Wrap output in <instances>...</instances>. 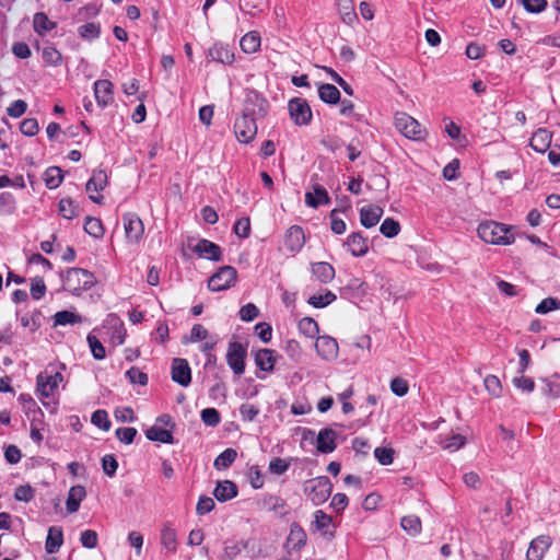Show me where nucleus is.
Returning a JSON list of instances; mask_svg holds the SVG:
<instances>
[{"label":"nucleus","instance_id":"obj_29","mask_svg":"<svg viewBox=\"0 0 560 560\" xmlns=\"http://www.w3.org/2000/svg\"><path fill=\"white\" fill-rule=\"evenodd\" d=\"M338 9L345 24L352 25L357 21L352 0H338Z\"/></svg>","mask_w":560,"mask_h":560},{"label":"nucleus","instance_id":"obj_38","mask_svg":"<svg viewBox=\"0 0 560 560\" xmlns=\"http://www.w3.org/2000/svg\"><path fill=\"white\" fill-rule=\"evenodd\" d=\"M299 330L307 338H315L319 332L318 324L312 317H303L299 322Z\"/></svg>","mask_w":560,"mask_h":560},{"label":"nucleus","instance_id":"obj_6","mask_svg":"<svg viewBox=\"0 0 560 560\" xmlns=\"http://www.w3.org/2000/svg\"><path fill=\"white\" fill-rule=\"evenodd\" d=\"M234 135L240 143L247 144L252 142L257 135L255 119L247 114H243L235 120Z\"/></svg>","mask_w":560,"mask_h":560},{"label":"nucleus","instance_id":"obj_54","mask_svg":"<svg viewBox=\"0 0 560 560\" xmlns=\"http://www.w3.org/2000/svg\"><path fill=\"white\" fill-rule=\"evenodd\" d=\"M234 233L241 238H247L250 234L249 218H241L234 225Z\"/></svg>","mask_w":560,"mask_h":560},{"label":"nucleus","instance_id":"obj_49","mask_svg":"<svg viewBox=\"0 0 560 560\" xmlns=\"http://www.w3.org/2000/svg\"><path fill=\"white\" fill-rule=\"evenodd\" d=\"M236 456V451L228 448L215 458L214 467L217 469L226 468L235 460Z\"/></svg>","mask_w":560,"mask_h":560},{"label":"nucleus","instance_id":"obj_28","mask_svg":"<svg viewBox=\"0 0 560 560\" xmlns=\"http://www.w3.org/2000/svg\"><path fill=\"white\" fill-rule=\"evenodd\" d=\"M255 362L257 366L264 371H272L276 359L273 351L270 349H261L255 354Z\"/></svg>","mask_w":560,"mask_h":560},{"label":"nucleus","instance_id":"obj_12","mask_svg":"<svg viewBox=\"0 0 560 560\" xmlns=\"http://www.w3.org/2000/svg\"><path fill=\"white\" fill-rule=\"evenodd\" d=\"M317 354L325 361H332L338 357V342L329 336H318L315 342Z\"/></svg>","mask_w":560,"mask_h":560},{"label":"nucleus","instance_id":"obj_56","mask_svg":"<svg viewBox=\"0 0 560 560\" xmlns=\"http://www.w3.org/2000/svg\"><path fill=\"white\" fill-rule=\"evenodd\" d=\"M390 389L397 396H405L409 390V385L402 377H394L390 381Z\"/></svg>","mask_w":560,"mask_h":560},{"label":"nucleus","instance_id":"obj_35","mask_svg":"<svg viewBox=\"0 0 560 560\" xmlns=\"http://www.w3.org/2000/svg\"><path fill=\"white\" fill-rule=\"evenodd\" d=\"M318 95L322 101L330 104H336L340 100V92L332 84H322L318 88Z\"/></svg>","mask_w":560,"mask_h":560},{"label":"nucleus","instance_id":"obj_51","mask_svg":"<svg viewBox=\"0 0 560 560\" xmlns=\"http://www.w3.org/2000/svg\"><path fill=\"white\" fill-rule=\"evenodd\" d=\"M380 231L386 237H395L400 232V224L394 219L387 218L381 224Z\"/></svg>","mask_w":560,"mask_h":560},{"label":"nucleus","instance_id":"obj_20","mask_svg":"<svg viewBox=\"0 0 560 560\" xmlns=\"http://www.w3.org/2000/svg\"><path fill=\"white\" fill-rule=\"evenodd\" d=\"M172 378L182 386H187L190 383L191 374L190 368L186 360L174 359L172 365Z\"/></svg>","mask_w":560,"mask_h":560},{"label":"nucleus","instance_id":"obj_8","mask_svg":"<svg viewBox=\"0 0 560 560\" xmlns=\"http://www.w3.org/2000/svg\"><path fill=\"white\" fill-rule=\"evenodd\" d=\"M124 231L127 241L131 244H139L144 234L142 220L136 213H126L122 218Z\"/></svg>","mask_w":560,"mask_h":560},{"label":"nucleus","instance_id":"obj_30","mask_svg":"<svg viewBox=\"0 0 560 560\" xmlns=\"http://www.w3.org/2000/svg\"><path fill=\"white\" fill-rule=\"evenodd\" d=\"M247 547V541H228L224 546L221 559L234 560Z\"/></svg>","mask_w":560,"mask_h":560},{"label":"nucleus","instance_id":"obj_9","mask_svg":"<svg viewBox=\"0 0 560 560\" xmlns=\"http://www.w3.org/2000/svg\"><path fill=\"white\" fill-rule=\"evenodd\" d=\"M247 349L240 342H230L226 351V361L233 372L241 375L245 371V359Z\"/></svg>","mask_w":560,"mask_h":560},{"label":"nucleus","instance_id":"obj_14","mask_svg":"<svg viewBox=\"0 0 560 560\" xmlns=\"http://www.w3.org/2000/svg\"><path fill=\"white\" fill-rule=\"evenodd\" d=\"M552 541L547 535L534 538L526 551V560H542Z\"/></svg>","mask_w":560,"mask_h":560},{"label":"nucleus","instance_id":"obj_41","mask_svg":"<svg viewBox=\"0 0 560 560\" xmlns=\"http://www.w3.org/2000/svg\"><path fill=\"white\" fill-rule=\"evenodd\" d=\"M305 541L306 534L304 529L298 524H292L290 528V534L288 536V542L295 548H301L305 544Z\"/></svg>","mask_w":560,"mask_h":560},{"label":"nucleus","instance_id":"obj_3","mask_svg":"<svg viewBox=\"0 0 560 560\" xmlns=\"http://www.w3.org/2000/svg\"><path fill=\"white\" fill-rule=\"evenodd\" d=\"M395 127L411 140L420 141L427 137V130L422 128L421 124L406 113H398L395 116Z\"/></svg>","mask_w":560,"mask_h":560},{"label":"nucleus","instance_id":"obj_25","mask_svg":"<svg viewBox=\"0 0 560 560\" xmlns=\"http://www.w3.org/2000/svg\"><path fill=\"white\" fill-rule=\"evenodd\" d=\"M85 488L81 485H77L70 488L68 499L66 502L67 510L70 513H74L79 510L81 501L85 498Z\"/></svg>","mask_w":560,"mask_h":560},{"label":"nucleus","instance_id":"obj_39","mask_svg":"<svg viewBox=\"0 0 560 560\" xmlns=\"http://www.w3.org/2000/svg\"><path fill=\"white\" fill-rule=\"evenodd\" d=\"M84 230L95 238H101L105 232L102 221L94 217H88L85 219Z\"/></svg>","mask_w":560,"mask_h":560},{"label":"nucleus","instance_id":"obj_10","mask_svg":"<svg viewBox=\"0 0 560 560\" xmlns=\"http://www.w3.org/2000/svg\"><path fill=\"white\" fill-rule=\"evenodd\" d=\"M62 381L63 376L59 372L54 374H48L47 372L39 373L36 380V390L42 398H48L54 395Z\"/></svg>","mask_w":560,"mask_h":560},{"label":"nucleus","instance_id":"obj_46","mask_svg":"<svg viewBox=\"0 0 560 560\" xmlns=\"http://www.w3.org/2000/svg\"><path fill=\"white\" fill-rule=\"evenodd\" d=\"M483 385L489 395L499 398L502 394V385L495 375H488L485 377Z\"/></svg>","mask_w":560,"mask_h":560},{"label":"nucleus","instance_id":"obj_37","mask_svg":"<svg viewBox=\"0 0 560 560\" xmlns=\"http://www.w3.org/2000/svg\"><path fill=\"white\" fill-rule=\"evenodd\" d=\"M467 440L468 439L466 435L457 432H452L451 435L444 440L443 447L450 452H456L466 445Z\"/></svg>","mask_w":560,"mask_h":560},{"label":"nucleus","instance_id":"obj_31","mask_svg":"<svg viewBox=\"0 0 560 560\" xmlns=\"http://www.w3.org/2000/svg\"><path fill=\"white\" fill-rule=\"evenodd\" d=\"M444 130L447 133V136L452 139L457 141L462 147L467 144L466 137L462 133L460 127L455 124L450 118H444Z\"/></svg>","mask_w":560,"mask_h":560},{"label":"nucleus","instance_id":"obj_55","mask_svg":"<svg viewBox=\"0 0 560 560\" xmlns=\"http://www.w3.org/2000/svg\"><path fill=\"white\" fill-rule=\"evenodd\" d=\"M375 458L382 465H389L393 463L394 450L387 447H376L374 451Z\"/></svg>","mask_w":560,"mask_h":560},{"label":"nucleus","instance_id":"obj_16","mask_svg":"<svg viewBox=\"0 0 560 560\" xmlns=\"http://www.w3.org/2000/svg\"><path fill=\"white\" fill-rule=\"evenodd\" d=\"M192 252L198 254L200 257L219 261L221 260L222 252L220 246L217 244L208 241V240H200L194 247Z\"/></svg>","mask_w":560,"mask_h":560},{"label":"nucleus","instance_id":"obj_21","mask_svg":"<svg viewBox=\"0 0 560 560\" xmlns=\"http://www.w3.org/2000/svg\"><path fill=\"white\" fill-rule=\"evenodd\" d=\"M211 58L223 65H232L235 61V54L226 44L218 43L209 49Z\"/></svg>","mask_w":560,"mask_h":560},{"label":"nucleus","instance_id":"obj_23","mask_svg":"<svg viewBox=\"0 0 560 560\" xmlns=\"http://www.w3.org/2000/svg\"><path fill=\"white\" fill-rule=\"evenodd\" d=\"M552 133L547 129H538L530 139V147L537 152H545L550 147Z\"/></svg>","mask_w":560,"mask_h":560},{"label":"nucleus","instance_id":"obj_32","mask_svg":"<svg viewBox=\"0 0 560 560\" xmlns=\"http://www.w3.org/2000/svg\"><path fill=\"white\" fill-rule=\"evenodd\" d=\"M313 273L322 281L329 282L335 277V269L328 262H316L312 266Z\"/></svg>","mask_w":560,"mask_h":560},{"label":"nucleus","instance_id":"obj_62","mask_svg":"<svg viewBox=\"0 0 560 560\" xmlns=\"http://www.w3.org/2000/svg\"><path fill=\"white\" fill-rule=\"evenodd\" d=\"M127 377L133 384H140L142 386L147 385L148 376L145 373L141 372L137 368H131L127 373Z\"/></svg>","mask_w":560,"mask_h":560},{"label":"nucleus","instance_id":"obj_26","mask_svg":"<svg viewBox=\"0 0 560 560\" xmlns=\"http://www.w3.org/2000/svg\"><path fill=\"white\" fill-rule=\"evenodd\" d=\"M313 189V192L308 191L305 194L307 206L316 208L318 205L328 203L330 201L327 191L323 187L316 185Z\"/></svg>","mask_w":560,"mask_h":560},{"label":"nucleus","instance_id":"obj_63","mask_svg":"<svg viewBox=\"0 0 560 560\" xmlns=\"http://www.w3.org/2000/svg\"><path fill=\"white\" fill-rule=\"evenodd\" d=\"M100 34L98 25L94 23H88L80 27V35L88 40L96 38Z\"/></svg>","mask_w":560,"mask_h":560},{"label":"nucleus","instance_id":"obj_58","mask_svg":"<svg viewBox=\"0 0 560 560\" xmlns=\"http://www.w3.org/2000/svg\"><path fill=\"white\" fill-rule=\"evenodd\" d=\"M88 341L93 353V357L97 360L104 359L106 353L105 348L101 343V341L96 337L91 335L88 337Z\"/></svg>","mask_w":560,"mask_h":560},{"label":"nucleus","instance_id":"obj_18","mask_svg":"<svg viewBox=\"0 0 560 560\" xmlns=\"http://www.w3.org/2000/svg\"><path fill=\"white\" fill-rule=\"evenodd\" d=\"M384 211L383 208L376 205H368L360 209V222L363 226L370 229L375 226Z\"/></svg>","mask_w":560,"mask_h":560},{"label":"nucleus","instance_id":"obj_59","mask_svg":"<svg viewBox=\"0 0 560 560\" xmlns=\"http://www.w3.org/2000/svg\"><path fill=\"white\" fill-rule=\"evenodd\" d=\"M463 482L464 485L474 490H478L481 487V478L476 471H467L463 476Z\"/></svg>","mask_w":560,"mask_h":560},{"label":"nucleus","instance_id":"obj_13","mask_svg":"<svg viewBox=\"0 0 560 560\" xmlns=\"http://www.w3.org/2000/svg\"><path fill=\"white\" fill-rule=\"evenodd\" d=\"M336 524L331 516L327 515L323 511H316L314 514V521L312 523V528L322 536L327 539H332L335 537Z\"/></svg>","mask_w":560,"mask_h":560},{"label":"nucleus","instance_id":"obj_53","mask_svg":"<svg viewBox=\"0 0 560 560\" xmlns=\"http://www.w3.org/2000/svg\"><path fill=\"white\" fill-rule=\"evenodd\" d=\"M81 322V317L78 314L62 311L55 315L56 325H66Z\"/></svg>","mask_w":560,"mask_h":560},{"label":"nucleus","instance_id":"obj_2","mask_svg":"<svg viewBox=\"0 0 560 560\" xmlns=\"http://www.w3.org/2000/svg\"><path fill=\"white\" fill-rule=\"evenodd\" d=\"M94 284V276L88 270L81 268H71L67 270L63 280V288L73 294H79L81 291L89 290Z\"/></svg>","mask_w":560,"mask_h":560},{"label":"nucleus","instance_id":"obj_40","mask_svg":"<svg viewBox=\"0 0 560 560\" xmlns=\"http://www.w3.org/2000/svg\"><path fill=\"white\" fill-rule=\"evenodd\" d=\"M63 179L62 172L59 167L52 166L46 170L44 180L48 188H57Z\"/></svg>","mask_w":560,"mask_h":560},{"label":"nucleus","instance_id":"obj_19","mask_svg":"<svg viewBox=\"0 0 560 560\" xmlns=\"http://www.w3.org/2000/svg\"><path fill=\"white\" fill-rule=\"evenodd\" d=\"M240 48L246 55H254L260 51L261 37L257 31L245 33L240 39Z\"/></svg>","mask_w":560,"mask_h":560},{"label":"nucleus","instance_id":"obj_34","mask_svg":"<svg viewBox=\"0 0 560 560\" xmlns=\"http://www.w3.org/2000/svg\"><path fill=\"white\" fill-rule=\"evenodd\" d=\"M62 530L57 527H51L48 532L46 539V550L49 553L56 552L62 545Z\"/></svg>","mask_w":560,"mask_h":560},{"label":"nucleus","instance_id":"obj_44","mask_svg":"<svg viewBox=\"0 0 560 560\" xmlns=\"http://www.w3.org/2000/svg\"><path fill=\"white\" fill-rule=\"evenodd\" d=\"M402 529L410 535H418L421 532V521L417 515H407L401 518Z\"/></svg>","mask_w":560,"mask_h":560},{"label":"nucleus","instance_id":"obj_27","mask_svg":"<svg viewBox=\"0 0 560 560\" xmlns=\"http://www.w3.org/2000/svg\"><path fill=\"white\" fill-rule=\"evenodd\" d=\"M213 494L219 501L230 500L237 494L236 486L230 480L219 482Z\"/></svg>","mask_w":560,"mask_h":560},{"label":"nucleus","instance_id":"obj_52","mask_svg":"<svg viewBox=\"0 0 560 560\" xmlns=\"http://www.w3.org/2000/svg\"><path fill=\"white\" fill-rule=\"evenodd\" d=\"M34 28L39 34L47 32L55 27V23L50 22L44 13H36L34 16Z\"/></svg>","mask_w":560,"mask_h":560},{"label":"nucleus","instance_id":"obj_5","mask_svg":"<svg viewBox=\"0 0 560 560\" xmlns=\"http://www.w3.org/2000/svg\"><path fill=\"white\" fill-rule=\"evenodd\" d=\"M332 491V486L327 477H319L310 480L305 485V492L310 499L316 503L325 502Z\"/></svg>","mask_w":560,"mask_h":560},{"label":"nucleus","instance_id":"obj_33","mask_svg":"<svg viewBox=\"0 0 560 560\" xmlns=\"http://www.w3.org/2000/svg\"><path fill=\"white\" fill-rule=\"evenodd\" d=\"M145 436L151 441H156L161 443H173L172 432L158 425L149 428L145 431Z\"/></svg>","mask_w":560,"mask_h":560},{"label":"nucleus","instance_id":"obj_1","mask_svg":"<svg viewBox=\"0 0 560 560\" xmlns=\"http://www.w3.org/2000/svg\"><path fill=\"white\" fill-rule=\"evenodd\" d=\"M512 229L513 226L504 223L483 221L477 228V235L487 244L510 246L515 242V236L511 233Z\"/></svg>","mask_w":560,"mask_h":560},{"label":"nucleus","instance_id":"obj_24","mask_svg":"<svg viewBox=\"0 0 560 560\" xmlns=\"http://www.w3.org/2000/svg\"><path fill=\"white\" fill-rule=\"evenodd\" d=\"M346 244L353 256H364L369 252L368 241L359 233L349 235Z\"/></svg>","mask_w":560,"mask_h":560},{"label":"nucleus","instance_id":"obj_42","mask_svg":"<svg viewBox=\"0 0 560 560\" xmlns=\"http://www.w3.org/2000/svg\"><path fill=\"white\" fill-rule=\"evenodd\" d=\"M264 0H240L238 9L248 16H255L262 11Z\"/></svg>","mask_w":560,"mask_h":560},{"label":"nucleus","instance_id":"obj_7","mask_svg":"<svg viewBox=\"0 0 560 560\" xmlns=\"http://www.w3.org/2000/svg\"><path fill=\"white\" fill-rule=\"evenodd\" d=\"M108 186V176L105 171L97 170L94 171L92 174V177L88 180L85 185V190L89 195V198L97 203H103V196L100 195L101 191H103Z\"/></svg>","mask_w":560,"mask_h":560},{"label":"nucleus","instance_id":"obj_57","mask_svg":"<svg viewBox=\"0 0 560 560\" xmlns=\"http://www.w3.org/2000/svg\"><path fill=\"white\" fill-rule=\"evenodd\" d=\"M92 423L96 427L102 428L105 431L109 430L110 422L107 417V412L105 410H96L92 415Z\"/></svg>","mask_w":560,"mask_h":560},{"label":"nucleus","instance_id":"obj_43","mask_svg":"<svg viewBox=\"0 0 560 560\" xmlns=\"http://www.w3.org/2000/svg\"><path fill=\"white\" fill-rule=\"evenodd\" d=\"M59 213L68 220H71L79 214V207L70 198H63L58 206Z\"/></svg>","mask_w":560,"mask_h":560},{"label":"nucleus","instance_id":"obj_48","mask_svg":"<svg viewBox=\"0 0 560 560\" xmlns=\"http://www.w3.org/2000/svg\"><path fill=\"white\" fill-rule=\"evenodd\" d=\"M513 385L526 393H533L535 389V382L532 377L526 376L524 372H520V375L513 377Z\"/></svg>","mask_w":560,"mask_h":560},{"label":"nucleus","instance_id":"obj_47","mask_svg":"<svg viewBox=\"0 0 560 560\" xmlns=\"http://www.w3.org/2000/svg\"><path fill=\"white\" fill-rule=\"evenodd\" d=\"M336 300V295L331 291L314 294L308 299V303L314 307H325Z\"/></svg>","mask_w":560,"mask_h":560},{"label":"nucleus","instance_id":"obj_4","mask_svg":"<svg viewBox=\"0 0 560 560\" xmlns=\"http://www.w3.org/2000/svg\"><path fill=\"white\" fill-rule=\"evenodd\" d=\"M236 280V269L232 266H223L209 278L208 288L214 292L228 290L235 285Z\"/></svg>","mask_w":560,"mask_h":560},{"label":"nucleus","instance_id":"obj_17","mask_svg":"<svg viewBox=\"0 0 560 560\" xmlns=\"http://www.w3.org/2000/svg\"><path fill=\"white\" fill-rule=\"evenodd\" d=\"M304 243L305 235L302 228L293 225L288 229L284 235V245L290 252H299L304 246Z\"/></svg>","mask_w":560,"mask_h":560},{"label":"nucleus","instance_id":"obj_22","mask_svg":"<svg viewBox=\"0 0 560 560\" xmlns=\"http://www.w3.org/2000/svg\"><path fill=\"white\" fill-rule=\"evenodd\" d=\"M337 433L332 429H324L317 436V450L322 453H331L336 448Z\"/></svg>","mask_w":560,"mask_h":560},{"label":"nucleus","instance_id":"obj_36","mask_svg":"<svg viewBox=\"0 0 560 560\" xmlns=\"http://www.w3.org/2000/svg\"><path fill=\"white\" fill-rule=\"evenodd\" d=\"M161 542L170 551H176L177 548V533L174 528L165 525L161 533Z\"/></svg>","mask_w":560,"mask_h":560},{"label":"nucleus","instance_id":"obj_61","mask_svg":"<svg viewBox=\"0 0 560 560\" xmlns=\"http://www.w3.org/2000/svg\"><path fill=\"white\" fill-rule=\"evenodd\" d=\"M558 308H560V301L552 298H547L537 305L536 312L539 314H546Z\"/></svg>","mask_w":560,"mask_h":560},{"label":"nucleus","instance_id":"obj_60","mask_svg":"<svg viewBox=\"0 0 560 560\" xmlns=\"http://www.w3.org/2000/svg\"><path fill=\"white\" fill-rule=\"evenodd\" d=\"M459 161L453 160L443 168V177L446 180H456L458 178Z\"/></svg>","mask_w":560,"mask_h":560},{"label":"nucleus","instance_id":"obj_11","mask_svg":"<svg viewBox=\"0 0 560 560\" xmlns=\"http://www.w3.org/2000/svg\"><path fill=\"white\" fill-rule=\"evenodd\" d=\"M289 113L291 119L299 126L308 125L312 119L311 107L303 98L291 100L289 103Z\"/></svg>","mask_w":560,"mask_h":560},{"label":"nucleus","instance_id":"obj_45","mask_svg":"<svg viewBox=\"0 0 560 560\" xmlns=\"http://www.w3.org/2000/svg\"><path fill=\"white\" fill-rule=\"evenodd\" d=\"M43 59L44 61L51 67H58L61 65L62 55L55 47L47 46L43 48Z\"/></svg>","mask_w":560,"mask_h":560},{"label":"nucleus","instance_id":"obj_50","mask_svg":"<svg viewBox=\"0 0 560 560\" xmlns=\"http://www.w3.org/2000/svg\"><path fill=\"white\" fill-rule=\"evenodd\" d=\"M107 323L110 325L118 324L117 329L114 331L112 339L117 342V345H122L126 338V330L124 328V324L119 320V318L115 314H110L107 317Z\"/></svg>","mask_w":560,"mask_h":560},{"label":"nucleus","instance_id":"obj_15","mask_svg":"<svg viewBox=\"0 0 560 560\" xmlns=\"http://www.w3.org/2000/svg\"><path fill=\"white\" fill-rule=\"evenodd\" d=\"M94 96L100 107H107L114 100L112 82L108 80H97L94 83Z\"/></svg>","mask_w":560,"mask_h":560},{"label":"nucleus","instance_id":"obj_64","mask_svg":"<svg viewBox=\"0 0 560 560\" xmlns=\"http://www.w3.org/2000/svg\"><path fill=\"white\" fill-rule=\"evenodd\" d=\"M201 419L208 425H215L220 422V415L214 408H207L202 410Z\"/></svg>","mask_w":560,"mask_h":560}]
</instances>
